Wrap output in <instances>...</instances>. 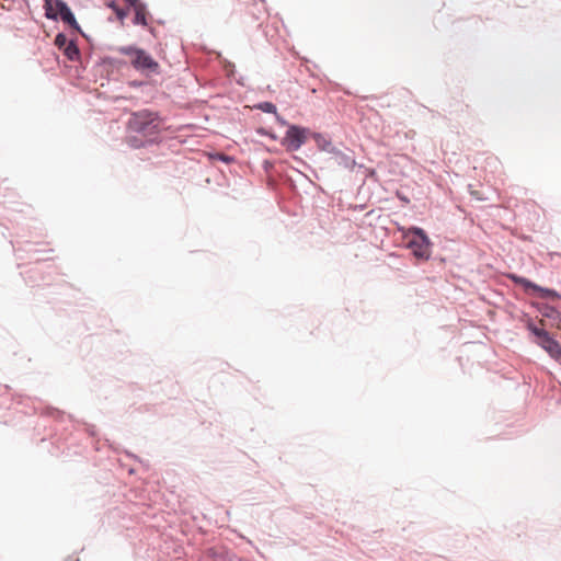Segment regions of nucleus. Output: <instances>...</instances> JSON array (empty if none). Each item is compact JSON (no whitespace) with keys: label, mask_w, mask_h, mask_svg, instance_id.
Listing matches in <instances>:
<instances>
[{"label":"nucleus","mask_w":561,"mask_h":561,"mask_svg":"<svg viewBox=\"0 0 561 561\" xmlns=\"http://www.w3.org/2000/svg\"><path fill=\"white\" fill-rule=\"evenodd\" d=\"M160 121L157 114L149 111L134 113L128 121V129L146 137L159 133Z\"/></svg>","instance_id":"f257e3e1"},{"label":"nucleus","mask_w":561,"mask_h":561,"mask_svg":"<svg viewBox=\"0 0 561 561\" xmlns=\"http://www.w3.org/2000/svg\"><path fill=\"white\" fill-rule=\"evenodd\" d=\"M407 247L411 250L417 260H428L431 256V241L425 231L417 227H412L404 233Z\"/></svg>","instance_id":"f03ea898"},{"label":"nucleus","mask_w":561,"mask_h":561,"mask_svg":"<svg viewBox=\"0 0 561 561\" xmlns=\"http://www.w3.org/2000/svg\"><path fill=\"white\" fill-rule=\"evenodd\" d=\"M118 51L129 57L133 67L139 71L158 72L159 64L144 49L133 46L121 47Z\"/></svg>","instance_id":"7ed1b4c3"},{"label":"nucleus","mask_w":561,"mask_h":561,"mask_svg":"<svg viewBox=\"0 0 561 561\" xmlns=\"http://www.w3.org/2000/svg\"><path fill=\"white\" fill-rule=\"evenodd\" d=\"M46 16L49 19H56L57 14L60 15L61 20L69 24L71 27L79 28L78 23L68 5L61 0H44Z\"/></svg>","instance_id":"20e7f679"},{"label":"nucleus","mask_w":561,"mask_h":561,"mask_svg":"<svg viewBox=\"0 0 561 561\" xmlns=\"http://www.w3.org/2000/svg\"><path fill=\"white\" fill-rule=\"evenodd\" d=\"M310 136L311 131L308 128L289 125L285 137L283 138V146H285L288 151H296L308 140Z\"/></svg>","instance_id":"39448f33"},{"label":"nucleus","mask_w":561,"mask_h":561,"mask_svg":"<svg viewBox=\"0 0 561 561\" xmlns=\"http://www.w3.org/2000/svg\"><path fill=\"white\" fill-rule=\"evenodd\" d=\"M508 277L515 284L523 286L525 289H527V290L531 289L533 291L537 293L539 295V297H541V298H551V299L559 298V294L553 289L540 287V286L534 284L533 282H530L524 277L517 276L515 274H511V275H508Z\"/></svg>","instance_id":"423d86ee"},{"label":"nucleus","mask_w":561,"mask_h":561,"mask_svg":"<svg viewBox=\"0 0 561 561\" xmlns=\"http://www.w3.org/2000/svg\"><path fill=\"white\" fill-rule=\"evenodd\" d=\"M538 344L557 362L561 364V344L552 337L539 341Z\"/></svg>","instance_id":"0eeeda50"},{"label":"nucleus","mask_w":561,"mask_h":561,"mask_svg":"<svg viewBox=\"0 0 561 561\" xmlns=\"http://www.w3.org/2000/svg\"><path fill=\"white\" fill-rule=\"evenodd\" d=\"M134 10H135L134 23L146 26L148 24V22H147V12H146L145 4H140V5L136 7Z\"/></svg>","instance_id":"6e6552de"},{"label":"nucleus","mask_w":561,"mask_h":561,"mask_svg":"<svg viewBox=\"0 0 561 561\" xmlns=\"http://www.w3.org/2000/svg\"><path fill=\"white\" fill-rule=\"evenodd\" d=\"M65 55L70 59L75 60L79 57V49L73 43H68L64 49Z\"/></svg>","instance_id":"1a4fd4ad"},{"label":"nucleus","mask_w":561,"mask_h":561,"mask_svg":"<svg viewBox=\"0 0 561 561\" xmlns=\"http://www.w3.org/2000/svg\"><path fill=\"white\" fill-rule=\"evenodd\" d=\"M107 5L116 13L119 20H123L127 15V12L121 9L115 1L108 2Z\"/></svg>","instance_id":"9d476101"},{"label":"nucleus","mask_w":561,"mask_h":561,"mask_svg":"<svg viewBox=\"0 0 561 561\" xmlns=\"http://www.w3.org/2000/svg\"><path fill=\"white\" fill-rule=\"evenodd\" d=\"M311 136H313L316 142L318 144V146L320 148L325 149L327 146H330V142L321 134H312L311 133Z\"/></svg>","instance_id":"9b49d317"},{"label":"nucleus","mask_w":561,"mask_h":561,"mask_svg":"<svg viewBox=\"0 0 561 561\" xmlns=\"http://www.w3.org/2000/svg\"><path fill=\"white\" fill-rule=\"evenodd\" d=\"M531 332L540 339V341L551 337L549 333L543 329L531 328Z\"/></svg>","instance_id":"f8f14e48"},{"label":"nucleus","mask_w":561,"mask_h":561,"mask_svg":"<svg viewBox=\"0 0 561 561\" xmlns=\"http://www.w3.org/2000/svg\"><path fill=\"white\" fill-rule=\"evenodd\" d=\"M55 44L60 48L64 46L66 47L68 44L66 36L62 34H58L55 38Z\"/></svg>","instance_id":"ddd939ff"},{"label":"nucleus","mask_w":561,"mask_h":561,"mask_svg":"<svg viewBox=\"0 0 561 561\" xmlns=\"http://www.w3.org/2000/svg\"><path fill=\"white\" fill-rule=\"evenodd\" d=\"M260 108H262L265 112H275L276 106L272 103H263L260 105Z\"/></svg>","instance_id":"4468645a"},{"label":"nucleus","mask_w":561,"mask_h":561,"mask_svg":"<svg viewBox=\"0 0 561 561\" xmlns=\"http://www.w3.org/2000/svg\"><path fill=\"white\" fill-rule=\"evenodd\" d=\"M543 314L552 318L559 317V312L552 307H547V311Z\"/></svg>","instance_id":"2eb2a0df"},{"label":"nucleus","mask_w":561,"mask_h":561,"mask_svg":"<svg viewBox=\"0 0 561 561\" xmlns=\"http://www.w3.org/2000/svg\"><path fill=\"white\" fill-rule=\"evenodd\" d=\"M125 2H127L130 7H133L134 9L140 4H142L140 2V0H124Z\"/></svg>","instance_id":"dca6fc26"},{"label":"nucleus","mask_w":561,"mask_h":561,"mask_svg":"<svg viewBox=\"0 0 561 561\" xmlns=\"http://www.w3.org/2000/svg\"><path fill=\"white\" fill-rule=\"evenodd\" d=\"M471 194H472L477 199H483V198L480 196L479 192H476V191H474V192H471Z\"/></svg>","instance_id":"f3484780"},{"label":"nucleus","mask_w":561,"mask_h":561,"mask_svg":"<svg viewBox=\"0 0 561 561\" xmlns=\"http://www.w3.org/2000/svg\"><path fill=\"white\" fill-rule=\"evenodd\" d=\"M271 167L270 162L268 161H265L264 162V168L266 170V172L268 171V168Z\"/></svg>","instance_id":"a211bd4d"},{"label":"nucleus","mask_w":561,"mask_h":561,"mask_svg":"<svg viewBox=\"0 0 561 561\" xmlns=\"http://www.w3.org/2000/svg\"><path fill=\"white\" fill-rule=\"evenodd\" d=\"M128 142L130 144L131 147H138V145L134 144L131 139H129Z\"/></svg>","instance_id":"6ab92c4d"}]
</instances>
